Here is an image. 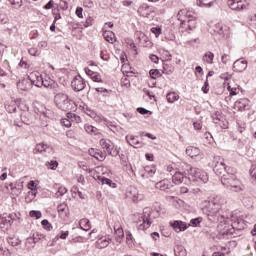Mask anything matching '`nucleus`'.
I'll return each mask as SVG.
<instances>
[{"mask_svg":"<svg viewBox=\"0 0 256 256\" xmlns=\"http://www.w3.org/2000/svg\"><path fill=\"white\" fill-rule=\"evenodd\" d=\"M220 211V207L217 208L216 205H213V203L209 202L208 200H205L202 203V213H204V215H207L209 221H220V224L218 225V229L220 231L219 235L220 237H223V239H225L233 235V229H235L237 225H240L243 220H235V215L233 214L231 215V218L219 216Z\"/></svg>","mask_w":256,"mask_h":256,"instance_id":"obj_1","label":"nucleus"},{"mask_svg":"<svg viewBox=\"0 0 256 256\" xmlns=\"http://www.w3.org/2000/svg\"><path fill=\"white\" fill-rule=\"evenodd\" d=\"M39 243V235L33 234L32 237H28L25 241V247L27 251H31V249H35V245Z\"/></svg>","mask_w":256,"mask_h":256,"instance_id":"obj_17","label":"nucleus"},{"mask_svg":"<svg viewBox=\"0 0 256 256\" xmlns=\"http://www.w3.org/2000/svg\"><path fill=\"white\" fill-rule=\"evenodd\" d=\"M126 141L131 147H134V149H139L141 147V142L139 141L138 137H135L133 135L126 136Z\"/></svg>","mask_w":256,"mask_h":256,"instance_id":"obj_24","label":"nucleus"},{"mask_svg":"<svg viewBox=\"0 0 256 256\" xmlns=\"http://www.w3.org/2000/svg\"><path fill=\"white\" fill-rule=\"evenodd\" d=\"M29 112H22L20 115V121L24 123V125H29L31 121L29 120Z\"/></svg>","mask_w":256,"mask_h":256,"instance_id":"obj_42","label":"nucleus"},{"mask_svg":"<svg viewBox=\"0 0 256 256\" xmlns=\"http://www.w3.org/2000/svg\"><path fill=\"white\" fill-rule=\"evenodd\" d=\"M86 115H88V117H91V119L96 121V123H101V121H103V117L101 115H98L95 111L91 109L86 110Z\"/></svg>","mask_w":256,"mask_h":256,"instance_id":"obj_28","label":"nucleus"},{"mask_svg":"<svg viewBox=\"0 0 256 256\" xmlns=\"http://www.w3.org/2000/svg\"><path fill=\"white\" fill-rule=\"evenodd\" d=\"M79 225L83 231H89V229H91V222L87 218L81 219Z\"/></svg>","mask_w":256,"mask_h":256,"instance_id":"obj_30","label":"nucleus"},{"mask_svg":"<svg viewBox=\"0 0 256 256\" xmlns=\"http://www.w3.org/2000/svg\"><path fill=\"white\" fill-rule=\"evenodd\" d=\"M58 237L60 239H67V237H69V231H65V232L62 231L61 234L58 235Z\"/></svg>","mask_w":256,"mask_h":256,"instance_id":"obj_64","label":"nucleus"},{"mask_svg":"<svg viewBox=\"0 0 256 256\" xmlns=\"http://www.w3.org/2000/svg\"><path fill=\"white\" fill-rule=\"evenodd\" d=\"M214 31L215 33H218V35H225V31H227V26H223V24H216Z\"/></svg>","mask_w":256,"mask_h":256,"instance_id":"obj_38","label":"nucleus"},{"mask_svg":"<svg viewBox=\"0 0 256 256\" xmlns=\"http://www.w3.org/2000/svg\"><path fill=\"white\" fill-rule=\"evenodd\" d=\"M193 127L194 129H196V131H199L200 129H202L203 125L201 124V121H196V122H193Z\"/></svg>","mask_w":256,"mask_h":256,"instance_id":"obj_58","label":"nucleus"},{"mask_svg":"<svg viewBox=\"0 0 256 256\" xmlns=\"http://www.w3.org/2000/svg\"><path fill=\"white\" fill-rule=\"evenodd\" d=\"M48 149H49V145H47L45 143L37 144L35 147V151H37V153H44Z\"/></svg>","mask_w":256,"mask_h":256,"instance_id":"obj_41","label":"nucleus"},{"mask_svg":"<svg viewBox=\"0 0 256 256\" xmlns=\"http://www.w3.org/2000/svg\"><path fill=\"white\" fill-rule=\"evenodd\" d=\"M245 69H247V61H245L243 59H238L234 62L233 70L236 73H243V71H245Z\"/></svg>","mask_w":256,"mask_h":256,"instance_id":"obj_20","label":"nucleus"},{"mask_svg":"<svg viewBox=\"0 0 256 256\" xmlns=\"http://www.w3.org/2000/svg\"><path fill=\"white\" fill-rule=\"evenodd\" d=\"M30 217H35V219H41L42 217L41 211H35V210L30 211Z\"/></svg>","mask_w":256,"mask_h":256,"instance_id":"obj_52","label":"nucleus"},{"mask_svg":"<svg viewBox=\"0 0 256 256\" xmlns=\"http://www.w3.org/2000/svg\"><path fill=\"white\" fill-rule=\"evenodd\" d=\"M203 93H209V80L206 79L204 85L202 86Z\"/></svg>","mask_w":256,"mask_h":256,"instance_id":"obj_55","label":"nucleus"},{"mask_svg":"<svg viewBox=\"0 0 256 256\" xmlns=\"http://www.w3.org/2000/svg\"><path fill=\"white\" fill-rule=\"evenodd\" d=\"M100 145L102 149H105L106 153L111 157H118L120 148L115 145L111 140L102 138L100 140Z\"/></svg>","mask_w":256,"mask_h":256,"instance_id":"obj_6","label":"nucleus"},{"mask_svg":"<svg viewBox=\"0 0 256 256\" xmlns=\"http://www.w3.org/2000/svg\"><path fill=\"white\" fill-rule=\"evenodd\" d=\"M151 33H153L155 35V37H159V35H161V28L159 27H153L151 28Z\"/></svg>","mask_w":256,"mask_h":256,"instance_id":"obj_54","label":"nucleus"},{"mask_svg":"<svg viewBox=\"0 0 256 256\" xmlns=\"http://www.w3.org/2000/svg\"><path fill=\"white\" fill-rule=\"evenodd\" d=\"M84 7H88L89 9L93 8V0H84L83 2Z\"/></svg>","mask_w":256,"mask_h":256,"instance_id":"obj_57","label":"nucleus"},{"mask_svg":"<svg viewBox=\"0 0 256 256\" xmlns=\"http://www.w3.org/2000/svg\"><path fill=\"white\" fill-rule=\"evenodd\" d=\"M61 124L64 125V127H71V121L67 118H63Z\"/></svg>","mask_w":256,"mask_h":256,"instance_id":"obj_59","label":"nucleus"},{"mask_svg":"<svg viewBox=\"0 0 256 256\" xmlns=\"http://www.w3.org/2000/svg\"><path fill=\"white\" fill-rule=\"evenodd\" d=\"M213 171L218 177H225L227 175V166L225 165V160L221 156L214 157V167Z\"/></svg>","mask_w":256,"mask_h":256,"instance_id":"obj_7","label":"nucleus"},{"mask_svg":"<svg viewBox=\"0 0 256 256\" xmlns=\"http://www.w3.org/2000/svg\"><path fill=\"white\" fill-rule=\"evenodd\" d=\"M65 193H67V188L61 186L58 188V191L56 192V195L58 197H63V195H65Z\"/></svg>","mask_w":256,"mask_h":256,"instance_id":"obj_50","label":"nucleus"},{"mask_svg":"<svg viewBox=\"0 0 256 256\" xmlns=\"http://www.w3.org/2000/svg\"><path fill=\"white\" fill-rule=\"evenodd\" d=\"M23 192V186L17 183H10L9 184V193L12 197H19Z\"/></svg>","mask_w":256,"mask_h":256,"instance_id":"obj_15","label":"nucleus"},{"mask_svg":"<svg viewBox=\"0 0 256 256\" xmlns=\"http://www.w3.org/2000/svg\"><path fill=\"white\" fill-rule=\"evenodd\" d=\"M150 77L152 79H157V78L161 77V72H159V70H157V69H152V70H150Z\"/></svg>","mask_w":256,"mask_h":256,"instance_id":"obj_49","label":"nucleus"},{"mask_svg":"<svg viewBox=\"0 0 256 256\" xmlns=\"http://www.w3.org/2000/svg\"><path fill=\"white\" fill-rule=\"evenodd\" d=\"M128 197L132 198L134 203H139V201H143V194L139 193L136 187H130L128 191Z\"/></svg>","mask_w":256,"mask_h":256,"instance_id":"obj_14","label":"nucleus"},{"mask_svg":"<svg viewBox=\"0 0 256 256\" xmlns=\"http://www.w3.org/2000/svg\"><path fill=\"white\" fill-rule=\"evenodd\" d=\"M57 209L60 215H67L69 213V207L65 203L58 205Z\"/></svg>","mask_w":256,"mask_h":256,"instance_id":"obj_37","label":"nucleus"},{"mask_svg":"<svg viewBox=\"0 0 256 256\" xmlns=\"http://www.w3.org/2000/svg\"><path fill=\"white\" fill-rule=\"evenodd\" d=\"M213 59H215V54H213V52L205 53L202 58L204 63H208V65H213Z\"/></svg>","mask_w":256,"mask_h":256,"instance_id":"obj_31","label":"nucleus"},{"mask_svg":"<svg viewBox=\"0 0 256 256\" xmlns=\"http://www.w3.org/2000/svg\"><path fill=\"white\" fill-rule=\"evenodd\" d=\"M5 109L8 113H15L17 111V103L12 101L11 103L5 105Z\"/></svg>","mask_w":256,"mask_h":256,"instance_id":"obj_39","label":"nucleus"},{"mask_svg":"<svg viewBox=\"0 0 256 256\" xmlns=\"http://www.w3.org/2000/svg\"><path fill=\"white\" fill-rule=\"evenodd\" d=\"M185 171L189 174V181L193 183H207L209 181V176L207 172L202 169L194 168L191 165H185Z\"/></svg>","mask_w":256,"mask_h":256,"instance_id":"obj_2","label":"nucleus"},{"mask_svg":"<svg viewBox=\"0 0 256 256\" xmlns=\"http://www.w3.org/2000/svg\"><path fill=\"white\" fill-rule=\"evenodd\" d=\"M84 129L86 131V133H88L89 135H97V128L92 126V125H89V124H86L84 125Z\"/></svg>","mask_w":256,"mask_h":256,"instance_id":"obj_40","label":"nucleus"},{"mask_svg":"<svg viewBox=\"0 0 256 256\" xmlns=\"http://www.w3.org/2000/svg\"><path fill=\"white\" fill-rule=\"evenodd\" d=\"M157 169L153 166H146L145 167V173L149 175V177H153L154 173H156Z\"/></svg>","mask_w":256,"mask_h":256,"instance_id":"obj_47","label":"nucleus"},{"mask_svg":"<svg viewBox=\"0 0 256 256\" xmlns=\"http://www.w3.org/2000/svg\"><path fill=\"white\" fill-rule=\"evenodd\" d=\"M234 107L237 111H248L251 108V102L249 99L242 98L235 102Z\"/></svg>","mask_w":256,"mask_h":256,"instance_id":"obj_12","label":"nucleus"},{"mask_svg":"<svg viewBox=\"0 0 256 256\" xmlns=\"http://www.w3.org/2000/svg\"><path fill=\"white\" fill-rule=\"evenodd\" d=\"M46 167L52 171H55V169L59 167V162H57V160H51L50 162L46 163Z\"/></svg>","mask_w":256,"mask_h":256,"instance_id":"obj_44","label":"nucleus"},{"mask_svg":"<svg viewBox=\"0 0 256 256\" xmlns=\"http://www.w3.org/2000/svg\"><path fill=\"white\" fill-rule=\"evenodd\" d=\"M202 221H203L202 217L191 219L190 220V226L191 227H199V225H201Z\"/></svg>","mask_w":256,"mask_h":256,"instance_id":"obj_46","label":"nucleus"},{"mask_svg":"<svg viewBox=\"0 0 256 256\" xmlns=\"http://www.w3.org/2000/svg\"><path fill=\"white\" fill-rule=\"evenodd\" d=\"M55 4V2L53 0H50L45 6L44 9L49 10V9H53V5Z\"/></svg>","mask_w":256,"mask_h":256,"instance_id":"obj_62","label":"nucleus"},{"mask_svg":"<svg viewBox=\"0 0 256 256\" xmlns=\"http://www.w3.org/2000/svg\"><path fill=\"white\" fill-rule=\"evenodd\" d=\"M91 79L92 81H95V83H103V79H101V74H99L98 72L92 74Z\"/></svg>","mask_w":256,"mask_h":256,"instance_id":"obj_48","label":"nucleus"},{"mask_svg":"<svg viewBox=\"0 0 256 256\" xmlns=\"http://www.w3.org/2000/svg\"><path fill=\"white\" fill-rule=\"evenodd\" d=\"M138 229L140 231H145V229H149L151 227V208L146 207L143 209V213L139 216L138 221Z\"/></svg>","mask_w":256,"mask_h":256,"instance_id":"obj_5","label":"nucleus"},{"mask_svg":"<svg viewBox=\"0 0 256 256\" xmlns=\"http://www.w3.org/2000/svg\"><path fill=\"white\" fill-rule=\"evenodd\" d=\"M196 5L198 7H203L204 9H210L215 5V2H206L205 0H196Z\"/></svg>","mask_w":256,"mask_h":256,"instance_id":"obj_32","label":"nucleus"},{"mask_svg":"<svg viewBox=\"0 0 256 256\" xmlns=\"http://www.w3.org/2000/svg\"><path fill=\"white\" fill-rule=\"evenodd\" d=\"M221 183L229 191H234V193H239L242 190L241 181L237 179L235 174L226 173L224 177L221 178Z\"/></svg>","mask_w":256,"mask_h":256,"instance_id":"obj_3","label":"nucleus"},{"mask_svg":"<svg viewBox=\"0 0 256 256\" xmlns=\"http://www.w3.org/2000/svg\"><path fill=\"white\" fill-rule=\"evenodd\" d=\"M175 256H187V250L184 246L178 245L174 248Z\"/></svg>","mask_w":256,"mask_h":256,"instance_id":"obj_33","label":"nucleus"},{"mask_svg":"<svg viewBox=\"0 0 256 256\" xmlns=\"http://www.w3.org/2000/svg\"><path fill=\"white\" fill-rule=\"evenodd\" d=\"M75 13H76L77 17H79V19H83V8L82 7H77Z\"/></svg>","mask_w":256,"mask_h":256,"instance_id":"obj_56","label":"nucleus"},{"mask_svg":"<svg viewBox=\"0 0 256 256\" xmlns=\"http://www.w3.org/2000/svg\"><path fill=\"white\" fill-rule=\"evenodd\" d=\"M28 81H30L32 86L43 87V76L39 72H31L28 75Z\"/></svg>","mask_w":256,"mask_h":256,"instance_id":"obj_10","label":"nucleus"},{"mask_svg":"<svg viewBox=\"0 0 256 256\" xmlns=\"http://www.w3.org/2000/svg\"><path fill=\"white\" fill-rule=\"evenodd\" d=\"M189 15H191V12L188 11L187 9H181L176 17L178 21H180V27H184L187 25V19L189 18Z\"/></svg>","mask_w":256,"mask_h":256,"instance_id":"obj_13","label":"nucleus"},{"mask_svg":"<svg viewBox=\"0 0 256 256\" xmlns=\"http://www.w3.org/2000/svg\"><path fill=\"white\" fill-rule=\"evenodd\" d=\"M227 89H228L230 95H239V86L231 87V84L228 82Z\"/></svg>","mask_w":256,"mask_h":256,"instance_id":"obj_45","label":"nucleus"},{"mask_svg":"<svg viewBox=\"0 0 256 256\" xmlns=\"http://www.w3.org/2000/svg\"><path fill=\"white\" fill-rule=\"evenodd\" d=\"M42 86L46 89H52V91H58L59 89V84L51 78L43 79Z\"/></svg>","mask_w":256,"mask_h":256,"instance_id":"obj_21","label":"nucleus"},{"mask_svg":"<svg viewBox=\"0 0 256 256\" xmlns=\"http://www.w3.org/2000/svg\"><path fill=\"white\" fill-rule=\"evenodd\" d=\"M89 155H91V157H94V159H97V161H105L106 158L105 153L95 148L89 149Z\"/></svg>","mask_w":256,"mask_h":256,"instance_id":"obj_22","label":"nucleus"},{"mask_svg":"<svg viewBox=\"0 0 256 256\" xmlns=\"http://www.w3.org/2000/svg\"><path fill=\"white\" fill-rule=\"evenodd\" d=\"M103 37L108 43H115V41H117V38L115 37V33L113 31H105L103 33Z\"/></svg>","mask_w":256,"mask_h":256,"instance_id":"obj_29","label":"nucleus"},{"mask_svg":"<svg viewBox=\"0 0 256 256\" xmlns=\"http://www.w3.org/2000/svg\"><path fill=\"white\" fill-rule=\"evenodd\" d=\"M41 224L43 225V227H45V229H47V231H51V229H53V226L49 224V220L47 219L42 220Z\"/></svg>","mask_w":256,"mask_h":256,"instance_id":"obj_53","label":"nucleus"},{"mask_svg":"<svg viewBox=\"0 0 256 256\" xmlns=\"http://www.w3.org/2000/svg\"><path fill=\"white\" fill-rule=\"evenodd\" d=\"M186 155L191 157V159H203L204 155L201 153V150L194 146H189L186 148Z\"/></svg>","mask_w":256,"mask_h":256,"instance_id":"obj_11","label":"nucleus"},{"mask_svg":"<svg viewBox=\"0 0 256 256\" xmlns=\"http://www.w3.org/2000/svg\"><path fill=\"white\" fill-rule=\"evenodd\" d=\"M7 242L12 246V247H20L21 246V240L17 237H8Z\"/></svg>","mask_w":256,"mask_h":256,"instance_id":"obj_35","label":"nucleus"},{"mask_svg":"<svg viewBox=\"0 0 256 256\" xmlns=\"http://www.w3.org/2000/svg\"><path fill=\"white\" fill-rule=\"evenodd\" d=\"M208 201L212 203V205H215L217 208H220V209H223V205L227 203V200L225 199V197L221 195H216Z\"/></svg>","mask_w":256,"mask_h":256,"instance_id":"obj_18","label":"nucleus"},{"mask_svg":"<svg viewBox=\"0 0 256 256\" xmlns=\"http://www.w3.org/2000/svg\"><path fill=\"white\" fill-rule=\"evenodd\" d=\"M110 243L111 239L107 236H103L96 241V247L97 249H105L106 247H109Z\"/></svg>","mask_w":256,"mask_h":256,"instance_id":"obj_23","label":"nucleus"},{"mask_svg":"<svg viewBox=\"0 0 256 256\" xmlns=\"http://www.w3.org/2000/svg\"><path fill=\"white\" fill-rule=\"evenodd\" d=\"M221 61L222 63H224V65H227V63L229 62V55L227 54L222 55Z\"/></svg>","mask_w":256,"mask_h":256,"instance_id":"obj_63","label":"nucleus"},{"mask_svg":"<svg viewBox=\"0 0 256 256\" xmlns=\"http://www.w3.org/2000/svg\"><path fill=\"white\" fill-rule=\"evenodd\" d=\"M166 99L168 103H175V101H179V94L175 92L168 93Z\"/></svg>","mask_w":256,"mask_h":256,"instance_id":"obj_36","label":"nucleus"},{"mask_svg":"<svg viewBox=\"0 0 256 256\" xmlns=\"http://www.w3.org/2000/svg\"><path fill=\"white\" fill-rule=\"evenodd\" d=\"M72 89L74 91H83L85 87H87V84L85 82V79L81 77V75L75 76L74 79L71 82Z\"/></svg>","mask_w":256,"mask_h":256,"instance_id":"obj_9","label":"nucleus"},{"mask_svg":"<svg viewBox=\"0 0 256 256\" xmlns=\"http://www.w3.org/2000/svg\"><path fill=\"white\" fill-rule=\"evenodd\" d=\"M227 3L232 11H243L249 7L248 0H227Z\"/></svg>","mask_w":256,"mask_h":256,"instance_id":"obj_8","label":"nucleus"},{"mask_svg":"<svg viewBox=\"0 0 256 256\" xmlns=\"http://www.w3.org/2000/svg\"><path fill=\"white\" fill-rule=\"evenodd\" d=\"M195 27H197V18L191 14L188 15V18L186 19L185 27H181V29H185V31H193Z\"/></svg>","mask_w":256,"mask_h":256,"instance_id":"obj_16","label":"nucleus"},{"mask_svg":"<svg viewBox=\"0 0 256 256\" xmlns=\"http://www.w3.org/2000/svg\"><path fill=\"white\" fill-rule=\"evenodd\" d=\"M171 187H173V185L167 179L161 180L156 183V189H160V191H167V189H171Z\"/></svg>","mask_w":256,"mask_h":256,"instance_id":"obj_25","label":"nucleus"},{"mask_svg":"<svg viewBox=\"0 0 256 256\" xmlns=\"http://www.w3.org/2000/svg\"><path fill=\"white\" fill-rule=\"evenodd\" d=\"M9 193V185H0V195Z\"/></svg>","mask_w":256,"mask_h":256,"instance_id":"obj_51","label":"nucleus"},{"mask_svg":"<svg viewBox=\"0 0 256 256\" xmlns=\"http://www.w3.org/2000/svg\"><path fill=\"white\" fill-rule=\"evenodd\" d=\"M172 227L176 233H181V231H185L187 229V224L181 221H174Z\"/></svg>","mask_w":256,"mask_h":256,"instance_id":"obj_27","label":"nucleus"},{"mask_svg":"<svg viewBox=\"0 0 256 256\" xmlns=\"http://www.w3.org/2000/svg\"><path fill=\"white\" fill-rule=\"evenodd\" d=\"M54 102L56 107H58V109L61 111H71V109H73V103L71 102V99H69V96L65 93H57L54 96Z\"/></svg>","mask_w":256,"mask_h":256,"instance_id":"obj_4","label":"nucleus"},{"mask_svg":"<svg viewBox=\"0 0 256 256\" xmlns=\"http://www.w3.org/2000/svg\"><path fill=\"white\" fill-rule=\"evenodd\" d=\"M232 75L229 73H223L220 75V79H224V81H229L231 79Z\"/></svg>","mask_w":256,"mask_h":256,"instance_id":"obj_60","label":"nucleus"},{"mask_svg":"<svg viewBox=\"0 0 256 256\" xmlns=\"http://www.w3.org/2000/svg\"><path fill=\"white\" fill-rule=\"evenodd\" d=\"M32 84L29 78H24L17 82L18 91H29L31 89Z\"/></svg>","mask_w":256,"mask_h":256,"instance_id":"obj_19","label":"nucleus"},{"mask_svg":"<svg viewBox=\"0 0 256 256\" xmlns=\"http://www.w3.org/2000/svg\"><path fill=\"white\" fill-rule=\"evenodd\" d=\"M172 181L175 185H181L183 181H185V174L183 172H175L172 175Z\"/></svg>","mask_w":256,"mask_h":256,"instance_id":"obj_26","label":"nucleus"},{"mask_svg":"<svg viewBox=\"0 0 256 256\" xmlns=\"http://www.w3.org/2000/svg\"><path fill=\"white\" fill-rule=\"evenodd\" d=\"M99 179L102 181V185H108V187H112V189H115V187H117V184L109 178L99 176Z\"/></svg>","mask_w":256,"mask_h":256,"instance_id":"obj_34","label":"nucleus"},{"mask_svg":"<svg viewBox=\"0 0 256 256\" xmlns=\"http://www.w3.org/2000/svg\"><path fill=\"white\" fill-rule=\"evenodd\" d=\"M19 66L22 67V69H29V64L23 59L20 61Z\"/></svg>","mask_w":256,"mask_h":256,"instance_id":"obj_61","label":"nucleus"},{"mask_svg":"<svg viewBox=\"0 0 256 256\" xmlns=\"http://www.w3.org/2000/svg\"><path fill=\"white\" fill-rule=\"evenodd\" d=\"M12 223H13V218H11V215L0 218L1 225H11Z\"/></svg>","mask_w":256,"mask_h":256,"instance_id":"obj_43","label":"nucleus"}]
</instances>
